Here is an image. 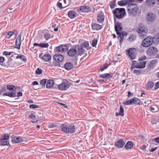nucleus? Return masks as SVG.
Listing matches in <instances>:
<instances>
[{"label": "nucleus", "instance_id": "nucleus-1", "mask_svg": "<svg viewBox=\"0 0 159 159\" xmlns=\"http://www.w3.org/2000/svg\"><path fill=\"white\" fill-rule=\"evenodd\" d=\"M60 127L61 131L66 134H73L75 131V127L73 123L62 124Z\"/></svg>", "mask_w": 159, "mask_h": 159}, {"label": "nucleus", "instance_id": "nucleus-2", "mask_svg": "<svg viewBox=\"0 0 159 159\" xmlns=\"http://www.w3.org/2000/svg\"><path fill=\"white\" fill-rule=\"evenodd\" d=\"M6 89L7 90L12 92L5 93L3 94V96H7L11 98H15L16 96V88L13 85H7Z\"/></svg>", "mask_w": 159, "mask_h": 159}, {"label": "nucleus", "instance_id": "nucleus-3", "mask_svg": "<svg viewBox=\"0 0 159 159\" xmlns=\"http://www.w3.org/2000/svg\"><path fill=\"white\" fill-rule=\"evenodd\" d=\"M114 16L116 18L121 19L125 15L126 12L124 8H117L112 11Z\"/></svg>", "mask_w": 159, "mask_h": 159}, {"label": "nucleus", "instance_id": "nucleus-4", "mask_svg": "<svg viewBox=\"0 0 159 159\" xmlns=\"http://www.w3.org/2000/svg\"><path fill=\"white\" fill-rule=\"evenodd\" d=\"M127 12L131 15L135 16L137 14L139 8L138 6L135 4L131 3L127 6Z\"/></svg>", "mask_w": 159, "mask_h": 159}, {"label": "nucleus", "instance_id": "nucleus-5", "mask_svg": "<svg viewBox=\"0 0 159 159\" xmlns=\"http://www.w3.org/2000/svg\"><path fill=\"white\" fill-rule=\"evenodd\" d=\"M137 32L142 36L145 35L148 32V30L146 26L142 23H139L136 28Z\"/></svg>", "mask_w": 159, "mask_h": 159}, {"label": "nucleus", "instance_id": "nucleus-6", "mask_svg": "<svg viewBox=\"0 0 159 159\" xmlns=\"http://www.w3.org/2000/svg\"><path fill=\"white\" fill-rule=\"evenodd\" d=\"M70 85L69 81L66 79H64L62 83L58 85L57 89L60 91H65L68 89Z\"/></svg>", "mask_w": 159, "mask_h": 159}, {"label": "nucleus", "instance_id": "nucleus-7", "mask_svg": "<svg viewBox=\"0 0 159 159\" xmlns=\"http://www.w3.org/2000/svg\"><path fill=\"white\" fill-rule=\"evenodd\" d=\"M53 58L57 62L56 65L59 67H62L63 66V64L62 62L64 60V57L63 55L56 53L54 55Z\"/></svg>", "mask_w": 159, "mask_h": 159}, {"label": "nucleus", "instance_id": "nucleus-8", "mask_svg": "<svg viewBox=\"0 0 159 159\" xmlns=\"http://www.w3.org/2000/svg\"><path fill=\"white\" fill-rule=\"evenodd\" d=\"M68 48L69 47L67 45L62 44L56 47L54 49V51L56 53H64L66 52Z\"/></svg>", "mask_w": 159, "mask_h": 159}, {"label": "nucleus", "instance_id": "nucleus-9", "mask_svg": "<svg viewBox=\"0 0 159 159\" xmlns=\"http://www.w3.org/2000/svg\"><path fill=\"white\" fill-rule=\"evenodd\" d=\"M158 52L157 48L154 46L149 47L146 51V54L150 56H154L157 54Z\"/></svg>", "mask_w": 159, "mask_h": 159}, {"label": "nucleus", "instance_id": "nucleus-10", "mask_svg": "<svg viewBox=\"0 0 159 159\" xmlns=\"http://www.w3.org/2000/svg\"><path fill=\"white\" fill-rule=\"evenodd\" d=\"M153 42V38L148 36L143 40L141 45L143 47H148L152 45Z\"/></svg>", "mask_w": 159, "mask_h": 159}, {"label": "nucleus", "instance_id": "nucleus-11", "mask_svg": "<svg viewBox=\"0 0 159 159\" xmlns=\"http://www.w3.org/2000/svg\"><path fill=\"white\" fill-rule=\"evenodd\" d=\"M156 19V15L152 13L148 14L146 17V20L149 24L154 22Z\"/></svg>", "mask_w": 159, "mask_h": 159}, {"label": "nucleus", "instance_id": "nucleus-12", "mask_svg": "<svg viewBox=\"0 0 159 159\" xmlns=\"http://www.w3.org/2000/svg\"><path fill=\"white\" fill-rule=\"evenodd\" d=\"M115 23V30L116 32V33L118 35L119 32L121 31L122 30V25L121 23L118 21L116 22V20L114 18Z\"/></svg>", "mask_w": 159, "mask_h": 159}, {"label": "nucleus", "instance_id": "nucleus-13", "mask_svg": "<svg viewBox=\"0 0 159 159\" xmlns=\"http://www.w3.org/2000/svg\"><path fill=\"white\" fill-rule=\"evenodd\" d=\"M105 16L103 12L102 11L98 12L97 19L98 22L99 23H102L104 20Z\"/></svg>", "mask_w": 159, "mask_h": 159}, {"label": "nucleus", "instance_id": "nucleus-14", "mask_svg": "<svg viewBox=\"0 0 159 159\" xmlns=\"http://www.w3.org/2000/svg\"><path fill=\"white\" fill-rule=\"evenodd\" d=\"M135 49L134 48H130L126 51L127 55L128 54L131 60L134 59L136 57L135 53Z\"/></svg>", "mask_w": 159, "mask_h": 159}, {"label": "nucleus", "instance_id": "nucleus-15", "mask_svg": "<svg viewBox=\"0 0 159 159\" xmlns=\"http://www.w3.org/2000/svg\"><path fill=\"white\" fill-rule=\"evenodd\" d=\"M21 35V34H20L17 37L15 41V48H16L18 49H20V48Z\"/></svg>", "mask_w": 159, "mask_h": 159}, {"label": "nucleus", "instance_id": "nucleus-16", "mask_svg": "<svg viewBox=\"0 0 159 159\" xmlns=\"http://www.w3.org/2000/svg\"><path fill=\"white\" fill-rule=\"evenodd\" d=\"M125 144V142L123 139H120L116 142L115 145L118 148H120L123 147Z\"/></svg>", "mask_w": 159, "mask_h": 159}, {"label": "nucleus", "instance_id": "nucleus-17", "mask_svg": "<svg viewBox=\"0 0 159 159\" xmlns=\"http://www.w3.org/2000/svg\"><path fill=\"white\" fill-rule=\"evenodd\" d=\"M11 141L14 143H18L22 142L24 140L21 137L12 136L11 137Z\"/></svg>", "mask_w": 159, "mask_h": 159}, {"label": "nucleus", "instance_id": "nucleus-18", "mask_svg": "<svg viewBox=\"0 0 159 159\" xmlns=\"http://www.w3.org/2000/svg\"><path fill=\"white\" fill-rule=\"evenodd\" d=\"M77 51L76 47H74L72 48H70L68 52V55L71 57L74 56L77 54Z\"/></svg>", "mask_w": 159, "mask_h": 159}, {"label": "nucleus", "instance_id": "nucleus-19", "mask_svg": "<svg viewBox=\"0 0 159 159\" xmlns=\"http://www.w3.org/2000/svg\"><path fill=\"white\" fill-rule=\"evenodd\" d=\"M91 10V8L90 7L88 6H81L80 7V9H78V11L79 10L82 12L87 13L89 12Z\"/></svg>", "mask_w": 159, "mask_h": 159}, {"label": "nucleus", "instance_id": "nucleus-20", "mask_svg": "<svg viewBox=\"0 0 159 159\" xmlns=\"http://www.w3.org/2000/svg\"><path fill=\"white\" fill-rule=\"evenodd\" d=\"M67 14L69 17L71 19H73L78 16L76 12L74 10L69 11Z\"/></svg>", "mask_w": 159, "mask_h": 159}, {"label": "nucleus", "instance_id": "nucleus-21", "mask_svg": "<svg viewBox=\"0 0 159 159\" xmlns=\"http://www.w3.org/2000/svg\"><path fill=\"white\" fill-rule=\"evenodd\" d=\"M92 28L93 30H99L103 28V26L98 24L92 22L91 24Z\"/></svg>", "mask_w": 159, "mask_h": 159}, {"label": "nucleus", "instance_id": "nucleus-22", "mask_svg": "<svg viewBox=\"0 0 159 159\" xmlns=\"http://www.w3.org/2000/svg\"><path fill=\"white\" fill-rule=\"evenodd\" d=\"M77 48H76L77 52V55L78 56H81L85 51V50L84 49L82 46H77Z\"/></svg>", "mask_w": 159, "mask_h": 159}, {"label": "nucleus", "instance_id": "nucleus-23", "mask_svg": "<svg viewBox=\"0 0 159 159\" xmlns=\"http://www.w3.org/2000/svg\"><path fill=\"white\" fill-rule=\"evenodd\" d=\"M133 104H135L137 105H142V102L141 100L136 97H134L132 98Z\"/></svg>", "mask_w": 159, "mask_h": 159}, {"label": "nucleus", "instance_id": "nucleus-24", "mask_svg": "<svg viewBox=\"0 0 159 159\" xmlns=\"http://www.w3.org/2000/svg\"><path fill=\"white\" fill-rule=\"evenodd\" d=\"M64 68L67 70L72 69L73 68V64L71 62H67L63 65Z\"/></svg>", "mask_w": 159, "mask_h": 159}, {"label": "nucleus", "instance_id": "nucleus-25", "mask_svg": "<svg viewBox=\"0 0 159 159\" xmlns=\"http://www.w3.org/2000/svg\"><path fill=\"white\" fill-rule=\"evenodd\" d=\"M113 76L112 74L105 73L103 74H101L99 75L100 78H102L109 79Z\"/></svg>", "mask_w": 159, "mask_h": 159}, {"label": "nucleus", "instance_id": "nucleus-26", "mask_svg": "<svg viewBox=\"0 0 159 159\" xmlns=\"http://www.w3.org/2000/svg\"><path fill=\"white\" fill-rule=\"evenodd\" d=\"M133 146V143L132 141H128L127 142L125 147L126 149L131 148Z\"/></svg>", "mask_w": 159, "mask_h": 159}, {"label": "nucleus", "instance_id": "nucleus-27", "mask_svg": "<svg viewBox=\"0 0 159 159\" xmlns=\"http://www.w3.org/2000/svg\"><path fill=\"white\" fill-rule=\"evenodd\" d=\"M146 64V61H143L139 62L138 65L136 67V68H143L145 67Z\"/></svg>", "mask_w": 159, "mask_h": 159}, {"label": "nucleus", "instance_id": "nucleus-28", "mask_svg": "<svg viewBox=\"0 0 159 159\" xmlns=\"http://www.w3.org/2000/svg\"><path fill=\"white\" fill-rule=\"evenodd\" d=\"M51 57L48 54H45L43 56L42 59L45 62H48L51 60Z\"/></svg>", "mask_w": 159, "mask_h": 159}, {"label": "nucleus", "instance_id": "nucleus-29", "mask_svg": "<svg viewBox=\"0 0 159 159\" xmlns=\"http://www.w3.org/2000/svg\"><path fill=\"white\" fill-rule=\"evenodd\" d=\"M54 81L53 80H49L47 81L46 87L47 88H50L52 87L54 84Z\"/></svg>", "mask_w": 159, "mask_h": 159}, {"label": "nucleus", "instance_id": "nucleus-30", "mask_svg": "<svg viewBox=\"0 0 159 159\" xmlns=\"http://www.w3.org/2000/svg\"><path fill=\"white\" fill-rule=\"evenodd\" d=\"M136 39V36L135 34H130L129 38L128 39V41L132 42L134 41Z\"/></svg>", "mask_w": 159, "mask_h": 159}, {"label": "nucleus", "instance_id": "nucleus-31", "mask_svg": "<svg viewBox=\"0 0 159 159\" xmlns=\"http://www.w3.org/2000/svg\"><path fill=\"white\" fill-rule=\"evenodd\" d=\"M0 142L1 143L0 145L1 146H8L10 145L9 141H8L7 140H5L2 139H0Z\"/></svg>", "mask_w": 159, "mask_h": 159}, {"label": "nucleus", "instance_id": "nucleus-32", "mask_svg": "<svg viewBox=\"0 0 159 159\" xmlns=\"http://www.w3.org/2000/svg\"><path fill=\"white\" fill-rule=\"evenodd\" d=\"M153 86V83L152 81H149L147 83L146 85V88L147 89L149 90L151 89Z\"/></svg>", "mask_w": 159, "mask_h": 159}, {"label": "nucleus", "instance_id": "nucleus-33", "mask_svg": "<svg viewBox=\"0 0 159 159\" xmlns=\"http://www.w3.org/2000/svg\"><path fill=\"white\" fill-rule=\"evenodd\" d=\"M118 4L121 6H123L127 5L128 3L126 0H122L117 2Z\"/></svg>", "mask_w": 159, "mask_h": 159}, {"label": "nucleus", "instance_id": "nucleus-34", "mask_svg": "<svg viewBox=\"0 0 159 159\" xmlns=\"http://www.w3.org/2000/svg\"><path fill=\"white\" fill-rule=\"evenodd\" d=\"M156 0H146V2L147 6H153L155 3Z\"/></svg>", "mask_w": 159, "mask_h": 159}, {"label": "nucleus", "instance_id": "nucleus-35", "mask_svg": "<svg viewBox=\"0 0 159 159\" xmlns=\"http://www.w3.org/2000/svg\"><path fill=\"white\" fill-rule=\"evenodd\" d=\"M44 36L46 40H48L49 39L53 37V36L51 35L50 34L47 33L44 34Z\"/></svg>", "mask_w": 159, "mask_h": 159}, {"label": "nucleus", "instance_id": "nucleus-36", "mask_svg": "<svg viewBox=\"0 0 159 159\" xmlns=\"http://www.w3.org/2000/svg\"><path fill=\"white\" fill-rule=\"evenodd\" d=\"M16 59H20L22 61H26V58L25 56L23 55H19L16 57Z\"/></svg>", "mask_w": 159, "mask_h": 159}, {"label": "nucleus", "instance_id": "nucleus-37", "mask_svg": "<svg viewBox=\"0 0 159 159\" xmlns=\"http://www.w3.org/2000/svg\"><path fill=\"white\" fill-rule=\"evenodd\" d=\"M154 41L157 43H159V32L156 34L154 37L153 38Z\"/></svg>", "mask_w": 159, "mask_h": 159}, {"label": "nucleus", "instance_id": "nucleus-38", "mask_svg": "<svg viewBox=\"0 0 159 159\" xmlns=\"http://www.w3.org/2000/svg\"><path fill=\"white\" fill-rule=\"evenodd\" d=\"M123 104L127 105H133L132 98H131L127 101L124 102Z\"/></svg>", "mask_w": 159, "mask_h": 159}, {"label": "nucleus", "instance_id": "nucleus-39", "mask_svg": "<svg viewBox=\"0 0 159 159\" xmlns=\"http://www.w3.org/2000/svg\"><path fill=\"white\" fill-rule=\"evenodd\" d=\"M124 109L122 106H120L119 113L120 115L123 116H124Z\"/></svg>", "mask_w": 159, "mask_h": 159}, {"label": "nucleus", "instance_id": "nucleus-40", "mask_svg": "<svg viewBox=\"0 0 159 159\" xmlns=\"http://www.w3.org/2000/svg\"><path fill=\"white\" fill-rule=\"evenodd\" d=\"M116 1L115 0H114L112 2H110V6L111 9H113L116 6Z\"/></svg>", "mask_w": 159, "mask_h": 159}, {"label": "nucleus", "instance_id": "nucleus-41", "mask_svg": "<svg viewBox=\"0 0 159 159\" xmlns=\"http://www.w3.org/2000/svg\"><path fill=\"white\" fill-rule=\"evenodd\" d=\"M89 42L88 41H85L82 44H81L80 46H82L83 48H86L89 46Z\"/></svg>", "mask_w": 159, "mask_h": 159}, {"label": "nucleus", "instance_id": "nucleus-42", "mask_svg": "<svg viewBox=\"0 0 159 159\" xmlns=\"http://www.w3.org/2000/svg\"><path fill=\"white\" fill-rule=\"evenodd\" d=\"M13 35V33H12V31H9L7 32L6 36V38L7 39H9Z\"/></svg>", "mask_w": 159, "mask_h": 159}, {"label": "nucleus", "instance_id": "nucleus-43", "mask_svg": "<svg viewBox=\"0 0 159 159\" xmlns=\"http://www.w3.org/2000/svg\"><path fill=\"white\" fill-rule=\"evenodd\" d=\"M14 53L13 52H7L5 51L3 52V54L6 56H10L11 54Z\"/></svg>", "mask_w": 159, "mask_h": 159}, {"label": "nucleus", "instance_id": "nucleus-44", "mask_svg": "<svg viewBox=\"0 0 159 159\" xmlns=\"http://www.w3.org/2000/svg\"><path fill=\"white\" fill-rule=\"evenodd\" d=\"M39 115H41V116H38V117L37 118L38 120L40 121L42 120L45 119V117L43 114H41V113H39Z\"/></svg>", "mask_w": 159, "mask_h": 159}, {"label": "nucleus", "instance_id": "nucleus-45", "mask_svg": "<svg viewBox=\"0 0 159 159\" xmlns=\"http://www.w3.org/2000/svg\"><path fill=\"white\" fill-rule=\"evenodd\" d=\"M119 34L118 35L120 38H124V35H126V33L124 31H123L122 32H119Z\"/></svg>", "mask_w": 159, "mask_h": 159}, {"label": "nucleus", "instance_id": "nucleus-46", "mask_svg": "<svg viewBox=\"0 0 159 159\" xmlns=\"http://www.w3.org/2000/svg\"><path fill=\"white\" fill-rule=\"evenodd\" d=\"M98 42V39H94L92 42V46L93 47H95L97 44Z\"/></svg>", "mask_w": 159, "mask_h": 159}, {"label": "nucleus", "instance_id": "nucleus-47", "mask_svg": "<svg viewBox=\"0 0 159 159\" xmlns=\"http://www.w3.org/2000/svg\"><path fill=\"white\" fill-rule=\"evenodd\" d=\"M30 108L31 109H35L36 108H40L39 106L36 105L35 104H31L30 106Z\"/></svg>", "mask_w": 159, "mask_h": 159}, {"label": "nucleus", "instance_id": "nucleus-48", "mask_svg": "<svg viewBox=\"0 0 159 159\" xmlns=\"http://www.w3.org/2000/svg\"><path fill=\"white\" fill-rule=\"evenodd\" d=\"M133 73L135 74L136 75H138L141 73V71L140 70H134L133 71Z\"/></svg>", "mask_w": 159, "mask_h": 159}, {"label": "nucleus", "instance_id": "nucleus-49", "mask_svg": "<svg viewBox=\"0 0 159 159\" xmlns=\"http://www.w3.org/2000/svg\"><path fill=\"white\" fill-rule=\"evenodd\" d=\"M42 73V70L41 68H38L35 71V73L37 75H40Z\"/></svg>", "mask_w": 159, "mask_h": 159}, {"label": "nucleus", "instance_id": "nucleus-50", "mask_svg": "<svg viewBox=\"0 0 159 159\" xmlns=\"http://www.w3.org/2000/svg\"><path fill=\"white\" fill-rule=\"evenodd\" d=\"M47 82V80L45 79H44L41 80L40 82V84L41 85H42L43 86H45Z\"/></svg>", "mask_w": 159, "mask_h": 159}, {"label": "nucleus", "instance_id": "nucleus-51", "mask_svg": "<svg viewBox=\"0 0 159 159\" xmlns=\"http://www.w3.org/2000/svg\"><path fill=\"white\" fill-rule=\"evenodd\" d=\"M9 138V135L7 134H4L3 137L2 139H3L5 140H7Z\"/></svg>", "mask_w": 159, "mask_h": 159}, {"label": "nucleus", "instance_id": "nucleus-52", "mask_svg": "<svg viewBox=\"0 0 159 159\" xmlns=\"http://www.w3.org/2000/svg\"><path fill=\"white\" fill-rule=\"evenodd\" d=\"M49 46V44L48 43H41V46L40 47L44 48H48Z\"/></svg>", "mask_w": 159, "mask_h": 159}, {"label": "nucleus", "instance_id": "nucleus-53", "mask_svg": "<svg viewBox=\"0 0 159 159\" xmlns=\"http://www.w3.org/2000/svg\"><path fill=\"white\" fill-rule=\"evenodd\" d=\"M7 66L8 67H13V65L12 64L11 61L9 60V61H7Z\"/></svg>", "mask_w": 159, "mask_h": 159}, {"label": "nucleus", "instance_id": "nucleus-54", "mask_svg": "<svg viewBox=\"0 0 159 159\" xmlns=\"http://www.w3.org/2000/svg\"><path fill=\"white\" fill-rule=\"evenodd\" d=\"M57 126L56 123H51L50 125H48V127L49 128H52L56 127Z\"/></svg>", "mask_w": 159, "mask_h": 159}, {"label": "nucleus", "instance_id": "nucleus-55", "mask_svg": "<svg viewBox=\"0 0 159 159\" xmlns=\"http://www.w3.org/2000/svg\"><path fill=\"white\" fill-rule=\"evenodd\" d=\"M146 59V57L145 56H143L140 57L139 59L138 60L139 61H143Z\"/></svg>", "mask_w": 159, "mask_h": 159}, {"label": "nucleus", "instance_id": "nucleus-56", "mask_svg": "<svg viewBox=\"0 0 159 159\" xmlns=\"http://www.w3.org/2000/svg\"><path fill=\"white\" fill-rule=\"evenodd\" d=\"M138 63L137 61H134L132 62V65L134 66V67L136 68V67L138 65Z\"/></svg>", "mask_w": 159, "mask_h": 159}, {"label": "nucleus", "instance_id": "nucleus-57", "mask_svg": "<svg viewBox=\"0 0 159 159\" xmlns=\"http://www.w3.org/2000/svg\"><path fill=\"white\" fill-rule=\"evenodd\" d=\"M158 88H159V81L156 84L155 87L153 90H156Z\"/></svg>", "mask_w": 159, "mask_h": 159}, {"label": "nucleus", "instance_id": "nucleus-58", "mask_svg": "<svg viewBox=\"0 0 159 159\" xmlns=\"http://www.w3.org/2000/svg\"><path fill=\"white\" fill-rule=\"evenodd\" d=\"M108 66L107 65L103 67H101L100 69L101 71H103L105 70L106 69L108 68Z\"/></svg>", "mask_w": 159, "mask_h": 159}, {"label": "nucleus", "instance_id": "nucleus-59", "mask_svg": "<svg viewBox=\"0 0 159 159\" xmlns=\"http://www.w3.org/2000/svg\"><path fill=\"white\" fill-rule=\"evenodd\" d=\"M36 117V116L33 113L31 114L29 116V118L30 119H35Z\"/></svg>", "mask_w": 159, "mask_h": 159}, {"label": "nucleus", "instance_id": "nucleus-60", "mask_svg": "<svg viewBox=\"0 0 159 159\" xmlns=\"http://www.w3.org/2000/svg\"><path fill=\"white\" fill-rule=\"evenodd\" d=\"M134 94L133 93H131L129 91L128 92V94L127 95L128 97V98L131 97L133 96Z\"/></svg>", "mask_w": 159, "mask_h": 159}, {"label": "nucleus", "instance_id": "nucleus-61", "mask_svg": "<svg viewBox=\"0 0 159 159\" xmlns=\"http://www.w3.org/2000/svg\"><path fill=\"white\" fill-rule=\"evenodd\" d=\"M5 60L4 57H0V63H3Z\"/></svg>", "mask_w": 159, "mask_h": 159}, {"label": "nucleus", "instance_id": "nucleus-62", "mask_svg": "<svg viewBox=\"0 0 159 159\" xmlns=\"http://www.w3.org/2000/svg\"><path fill=\"white\" fill-rule=\"evenodd\" d=\"M34 46L32 48L34 49V47L35 46H39L40 47V46H41V43H34Z\"/></svg>", "mask_w": 159, "mask_h": 159}, {"label": "nucleus", "instance_id": "nucleus-63", "mask_svg": "<svg viewBox=\"0 0 159 159\" xmlns=\"http://www.w3.org/2000/svg\"><path fill=\"white\" fill-rule=\"evenodd\" d=\"M23 95V94L22 92H18L17 93V97H19L20 96H22Z\"/></svg>", "mask_w": 159, "mask_h": 159}, {"label": "nucleus", "instance_id": "nucleus-64", "mask_svg": "<svg viewBox=\"0 0 159 159\" xmlns=\"http://www.w3.org/2000/svg\"><path fill=\"white\" fill-rule=\"evenodd\" d=\"M32 84L33 85H37L39 84V83L37 81H35L32 82Z\"/></svg>", "mask_w": 159, "mask_h": 159}]
</instances>
